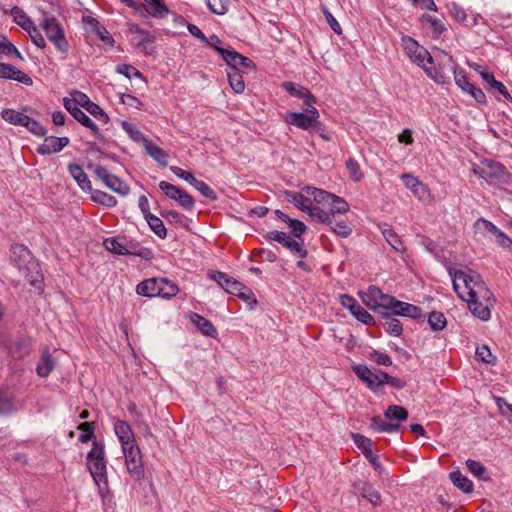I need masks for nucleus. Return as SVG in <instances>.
Returning <instances> with one entry per match:
<instances>
[{
  "label": "nucleus",
  "instance_id": "obj_56",
  "mask_svg": "<svg viewBox=\"0 0 512 512\" xmlns=\"http://www.w3.org/2000/svg\"><path fill=\"white\" fill-rule=\"evenodd\" d=\"M209 9L218 15H224L230 6L231 0H206Z\"/></svg>",
  "mask_w": 512,
  "mask_h": 512
},
{
  "label": "nucleus",
  "instance_id": "obj_19",
  "mask_svg": "<svg viewBox=\"0 0 512 512\" xmlns=\"http://www.w3.org/2000/svg\"><path fill=\"white\" fill-rule=\"evenodd\" d=\"M0 78L15 80L25 85H32L33 83L31 77L27 74L6 63H0Z\"/></svg>",
  "mask_w": 512,
  "mask_h": 512
},
{
  "label": "nucleus",
  "instance_id": "obj_37",
  "mask_svg": "<svg viewBox=\"0 0 512 512\" xmlns=\"http://www.w3.org/2000/svg\"><path fill=\"white\" fill-rule=\"evenodd\" d=\"M307 214L314 220L325 224V225H331L333 224V218L331 212L329 210H325L323 208H320L318 206L312 205Z\"/></svg>",
  "mask_w": 512,
  "mask_h": 512
},
{
  "label": "nucleus",
  "instance_id": "obj_55",
  "mask_svg": "<svg viewBox=\"0 0 512 512\" xmlns=\"http://www.w3.org/2000/svg\"><path fill=\"white\" fill-rule=\"evenodd\" d=\"M190 185H192L204 197H206L210 200L217 199V195H216L215 191L204 181L198 180L197 178H195L194 181Z\"/></svg>",
  "mask_w": 512,
  "mask_h": 512
},
{
  "label": "nucleus",
  "instance_id": "obj_47",
  "mask_svg": "<svg viewBox=\"0 0 512 512\" xmlns=\"http://www.w3.org/2000/svg\"><path fill=\"white\" fill-rule=\"evenodd\" d=\"M228 80L230 87L233 89L235 93L240 94L244 91L245 83L241 75V71L229 70Z\"/></svg>",
  "mask_w": 512,
  "mask_h": 512
},
{
  "label": "nucleus",
  "instance_id": "obj_52",
  "mask_svg": "<svg viewBox=\"0 0 512 512\" xmlns=\"http://www.w3.org/2000/svg\"><path fill=\"white\" fill-rule=\"evenodd\" d=\"M224 53L225 54H224V56L222 58L229 65L230 70L241 71V69H240V62L242 60V56L243 55L239 54L238 52H236L233 49H228Z\"/></svg>",
  "mask_w": 512,
  "mask_h": 512
},
{
  "label": "nucleus",
  "instance_id": "obj_24",
  "mask_svg": "<svg viewBox=\"0 0 512 512\" xmlns=\"http://www.w3.org/2000/svg\"><path fill=\"white\" fill-rule=\"evenodd\" d=\"M104 247L117 255H139L142 256V253H137L134 250H130L125 245V239H120L118 237H110L104 240Z\"/></svg>",
  "mask_w": 512,
  "mask_h": 512
},
{
  "label": "nucleus",
  "instance_id": "obj_36",
  "mask_svg": "<svg viewBox=\"0 0 512 512\" xmlns=\"http://www.w3.org/2000/svg\"><path fill=\"white\" fill-rule=\"evenodd\" d=\"M328 210L332 214L334 219L337 214H345L350 210V205L343 198L333 194L331 200L328 203Z\"/></svg>",
  "mask_w": 512,
  "mask_h": 512
},
{
  "label": "nucleus",
  "instance_id": "obj_26",
  "mask_svg": "<svg viewBox=\"0 0 512 512\" xmlns=\"http://www.w3.org/2000/svg\"><path fill=\"white\" fill-rule=\"evenodd\" d=\"M55 360L52 357L49 348L46 347L43 349L40 361L38 362L36 366V373L38 376L42 378H46L49 376V374L53 371L55 368Z\"/></svg>",
  "mask_w": 512,
  "mask_h": 512
},
{
  "label": "nucleus",
  "instance_id": "obj_43",
  "mask_svg": "<svg viewBox=\"0 0 512 512\" xmlns=\"http://www.w3.org/2000/svg\"><path fill=\"white\" fill-rule=\"evenodd\" d=\"M89 192L91 193L92 201H94L95 203H98L106 207H114L117 204L116 198L106 192L93 189L92 191Z\"/></svg>",
  "mask_w": 512,
  "mask_h": 512
},
{
  "label": "nucleus",
  "instance_id": "obj_3",
  "mask_svg": "<svg viewBox=\"0 0 512 512\" xmlns=\"http://www.w3.org/2000/svg\"><path fill=\"white\" fill-rule=\"evenodd\" d=\"M401 42L410 60L418 66L423 67L428 76L434 78L437 82H441V80L434 77L432 72L426 67V61L432 63V57L429 52L410 36H403Z\"/></svg>",
  "mask_w": 512,
  "mask_h": 512
},
{
  "label": "nucleus",
  "instance_id": "obj_21",
  "mask_svg": "<svg viewBox=\"0 0 512 512\" xmlns=\"http://www.w3.org/2000/svg\"><path fill=\"white\" fill-rule=\"evenodd\" d=\"M476 71L481 75L482 79L493 89H495L497 92H499L507 101L512 102V96L508 92L505 85L497 81L493 75V73L486 71L481 66L476 67Z\"/></svg>",
  "mask_w": 512,
  "mask_h": 512
},
{
  "label": "nucleus",
  "instance_id": "obj_57",
  "mask_svg": "<svg viewBox=\"0 0 512 512\" xmlns=\"http://www.w3.org/2000/svg\"><path fill=\"white\" fill-rule=\"evenodd\" d=\"M475 356L477 360L486 364H494L496 361V357L491 353L489 347L486 345L477 347Z\"/></svg>",
  "mask_w": 512,
  "mask_h": 512
},
{
  "label": "nucleus",
  "instance_id": "obj_63",
  "mask_svg": "<svg viewBox=\"0 0 512 512\" xmlns=\"http://www.w3.org/2000/svg\"><path fill=\"white\" fill-rule=\"evenodd\" d=\"M155 38L156 37H155V34L153 32L144 30L139 35L138 41L136 43V46L139 49L143 50V51H147L148 45L153 43L155 41Z\"/></svg>",
  "mask_w": 512,
  "mask_h": 512
},
{
  "label": "nucleus",
  "instance_id": "obj_46",
  "mask_svg": "<svg viewBox=\"0 0 512 512\" xmlns=\"http://www.w3.org/2000/svg\"><path fill=\"white\" fill-rule=\"evenodd\" d=\"M332 232L341 238H348L352 234V227L343 219H333V224L328 225Z\"/></svg>",
  "mask_w": 512,
  "mask_h": 512
},
{
  "label": "nucleus",
  "instance_id": "obj_40",
  "mask_svg": "<svg viewBox=\"0 0 512 512\" xmlns=\"http://www.w3.org/2000/svg\"><path fill=\"white\" fill-rule=\"evenodd\" d=\"M159 297L170 299L177 295L179 287L172 281L166 278H160L159 280Z\"/></svg>",
  "mask_w": 512,
  "mask_h": 512
},
{
  "label": "nucleus",
  "instance_id": "obj_5",
  "mask_svg": "<svg viewBox=\"0 0 512 512\" xmlns=\"http://www.w3.org/2000/svg\"><path fill=\"white\" fill-rule=\"evenodd\" d=\"M392 298L393 296L383 293L377 286H369L367 291L361 294L363 303L379 315L380 312L388 310Z\"/></svg>",
  "mask_w": 512,
  "mask_h": 512
},
{
  "label": "nucleus",
  "instance_id": "obj_53",
  "mask_svg": "<svg viewBox=\"0 0 512 512\" xmlns=\"http://www.w3.org/2000/svg\"><path fill=\"white\" fill-rule=\"evenodd\" d=\"M11 14L15 20V22L21 26L25 30H29V27L32 26V21L27 16V14L19 7H13L11 9Z\"/></svg>",
  "mask_w": 512,
  "mask_h": 512
},
{
  "label": "nucleus",
  "instance_id": "obj_45",
  "mask_svg": "<svg viewBox=\"0 0 512 512\" xmlns=\"http://www.w3.org/2000/svg\"><path fill=\"white\" fill-rule=\"evenodd\" d=\"M76 115L77 116L74 119L77 120L79 123H81L83 126L89 128L92 135L95 138L100 139V140L103 139V136L100 133L98 126L90 119V117L84 111H81L80 113H76Z\"/></svg>",
  "mask_w": 512,
  "mask_h": 512
},
{
  "label": "nucleus",
  "instance_id": "obj_64",
  "mask_svg": "<svg viewBox=\"0 0 512 512\" xmlns=\"http://www.w3.org/2000/svg\"><path fill=\"white\" fill-rule=\"evenodd\" d=\"M23 127H26L28 131H30L36 136H45L46 134V129L44 128V126L36 120L30 118L29 116L27 117V121H25V124H23Z\"/></svg>",
  "mask_w": 512,
  "mask_h": 512
},
{
  "label": "nucleus",
  "instance_id": "obj_13",
  "mask_svg": "<svg viewBox=\"0 0 512 512\" xmlns=\"http://www.w3.org/2000/svg\"><path fill=\"white\" fill-rule=\"evenodd\" d=\"M475 227L478 230L488 231L495 236L497 244L503 249L512 253V239L504 232L498 229L491 221L484 218H479L475 222Z\"/></svg>",
  "mask_w": 512,
  "mask_h": 512
},
{
  "label": "nucleus",
  "instance_id": "obj_14",
  "mask_svg": "<svg viewBox=\"0 0 512 512\" xmlns=\"http://www.w3.org/2000/svg\"><path fill=\"white\" fill-rule=\"evenodd\" d=\"M340 303L341 305L348 309L350 313L363 324H370L373 322L372 315L365 310L354 297L343 294L340 295Z\"/></svg>",
  "mask_w": 512,
  "mask_h": 512
},
{
  "label": "nucleus",
  "instance_id": "obj_9",
  "mask_svg": "<svg viewBox=\"0 0 512 512\" xmlns=\"http://www.w3.org/2000/svg\"><path fill=\"white\" fill-rule=\"evenodd\" d=\"M127 470L134 480H140L144 477V467L140 450L135 444L122 447Z\"/></svg>",
  "mask_w": 512,
  "mask_h": 512
},
{
  "label": "nucleus",
  "instance_id": "obj_48",
  "mask_svg": "<svg viewBox=\"0 0 512 512\" xmlns=\"http://www.w3.org/2000/svg\"><path fill=\"white\" fill-rule=\"evenodd\" d=\"M384 415L389 420L405 421L408 418V411L402 406L390 405Z\"/></svg>",
  "mask_w": 512,
  "mask_h": 512
},
{
  "label": "nucleus",
  "instance_id": "obj_41",
  "mask_svg": "<svg viewBox=\"0 0 512 512\" xmlns=\"http://www.w3.org/2000/svg\"><path fill=\"white\" fill-rule=\"evenodd\" d=\"M145 220L147 221L151 230L159 238L165 239L167 237V229L165 228L163 221L159 217H157L153 214H149V215H146Z\"/></svg>",
  "mask_w": 512,
  "mask_h": 512
},
{
  "label": "nucleus",
  "instance_id": "obj_10",
  "mask_svg": "<svg viewBox=\"0 0 512 512\" xmlns=\"http://www.w3.org/2000/svg\"><path fill=\"white\" fill-rule=\"evenodd\" d=\"M159 188L164 192V194L174 200L179 206L184 208L185 210H191L195 201L193 197L188 194L185 190L169 183L166 181H161L159 183Z\"/></svg>",
  "mask_w": 512,
  "mask_h": 512
},
{
  "label": "nucleus",
  "instance_id": "obj_42",
  "mask_svg": "<svg viewBox=\"0 0 512 512\" xmlns=\"http://www.w3.org/2000/svg\"><path fill=\"white\" fill-rule=\"evenodd\" d=\"M303 190L307 194L311 195L313 197L314 201L319 204H327L328 205L329 201L331 200V198L333 196V194L328 191H325L320 188L312 187V186H306L303 188Z\"/></svg>",
  "mask_w": 512,
  "mask_h": 512
},
{
  "label": "nucleus",
  "instance_id": "obj_38",
  "mask_svg": "<svg viewBox=\"0 0 512 512\" xmlns=\"http://www.w3.org/2000/svg\"><path fill=\"white\" fill-rule=\"evenodd\" d=\"M421 22L423 25H429L434 38H438L445 31L442 20L431 15L424 14L421 18Z\"/></svg>",
  "mask_w": 512,
  "mask_h": 512
},
{
  "label": "nucleus",
  "instance_id": "obj_20",
  "mask_svg": "<svg viewBox=\"0 0 512 512\" xmlns=\"http://www.w3.org/2000/svg\"><path fill=\"white\" fill-rule=\"evenodd\" d=\"M354 489L372 505L379 506L381 504L380 493L368 482L359 480L354 483Z\"/></svg>",
  "mask_w": 512,
  "mask_h": 512
},
{
  "label": "nucleus",
  "instance_id": "obj_2",
  "mask_svg": "<svg viewBox=\"0 0 512 512\" xmlns=\"http://www.w3.org/2000/svg\"><path fill=\"white\" fill-rule=\"evenodd\" d=\"M88 468L94 482L102 493L108 489L106 463L104 460V449L99 443H94L87 455Z\"/></svg>",
  "mask_w": 512,
  "mask_h": 512
},
{
  "label": "nucleus",
  "instance_id": "obj_7",
  "mask_svg": "<svg viewBox=\"0 0 512 512\" xmlns=\"http://www.w3.org/2000/svg\"><path fill=\"white\" fill-rule=\"evenodd\" d=\"M88 168L93 170L95 175L113 192L122 196L129 194L130 188L127 183L116 175L111 174L105 167L101 165H89Z\"/></svg>",
  "mask_w": 512,
  "mask_h": 512
},
{
  "label": "nucleus",
  "instance_id": "obj_28",
  "mask_svg": "<svg viewBox=\"0 0 512 512\" xmlns=\"http://www.w3.org/2000/svg\"><path fill=\"white\" fill-rule=\"evenodd\" d=\"M392 315L393 314L390 310H384L383 312H380V316L384 320L382 322V326L388 334L398 337L402 334L403 327L400 321L396 318H393Z\"/></svg>",
  "mask_w": 512,
  "mask_h": 512
},
{
  "label": "nucleus",
  "instance_id": "obj_6",
  "mask_svg": "<svg viewBox=\"0 0 512 512\" xmlns=\"http://www.w3.org/2000/svg\"><path fill=\"white\" fill-rule=\"evenodd\" d=\"M309 107L310 108L307 109L305 112H293L287 114L285 117L286 122L290 125L296 126L303 130L319 128V111L312 105Z\"/></svg>",
  "mask_w": 512,
  "mask_h": 512
},
{
  "label": "nucleus",
  "instance_id": "obj_25",
  "mask_svg": "<svg viewBox=\"0 0 512 512\" xmlns=\"http://www.w3.org/2000/svg\"><path fill=\"white\" fill-rule=\"evenodd\" d=\"M383 237L387 243L397 252H404L405 245L399 235L387 224L380 223L378 225Z\"/></svg>",
  "mask_w": 512,
  "mask_h": 512
},
{
  "label": "nucleus",
  "instance_id": "obj_59",
  "mask_svg": "<svg viewBox=\"0 0 512 512\" xmlns=\"http://www.w3.org/2000/svg\"><path fill=\"white\" fill-rule=\"evenodd\" d=\"M346 168L350 174V177L353 181L359 182L363 178V173L361 172L359 163L353 159L349 158L346 161Z\"/></svg>",
  "mask_w": 512,
  "mask_h": 512
},
{
  "label": "nucleus",
  "instance_id": "obj_30",
  "mask_svg": "<svg viewBox=\"0 0 512 512\" xmlns=\"http://www.w3.org/2000/svg\"><path fill=\"white\" fill-rule=\"evenodd\" d=\"M114 430L122 447L134 444L132 429L125 421H116Z\"/></svg>",
  "mask_w": 512,
  "mask_h": 512
},
{
  "label": "nucleus",
  "instance_id": "obj_44",
  "mask_svg": "<svg viewBox=\"0 0 512 512\" xmlns=\"http://www.w3.org/2000/svg\"><path fill=\"white\" fill-rule=\"evenodd\" d=\"M399 427V424L385 422L380 417H374L371 420V428L377 432H386L392 434L397 432Z\"/></svg>",
  "mask_w": 512,
  "mask_h": 512
},
{
  "label": "nucleus",
  "instance_id": "obj_11",
  "mask_svg": "<svg viewBox=\"0 0 512 512\" xmlns=\"http://www.w3.org/2000/svg\"><path fill=\"white\" fill-rule=\"evenodd\" d=\"M400 179L404 186L409 189L419 201L428 202L432 200V194L428 186L413 174H402Z\"/></svg>",
  "mask_w": 512,
  "mask_h": 512
},
{
  "label": "nucleus",
  "instance_id": "obj_32",
  "mask_svg": "<svg viewBox=\"0 0 512 512\" xmlns=\"http://www.w3.org/2000/svg\"><path fill=\"white\" fill-rule=\"evenodd\" d=\"M285 196L290 203H292L295 207L306 213L313 205L311 200L301 193L287 190L285 191Z\"/></svg>",
  "mask_w": 512,
  "mask_h": 512
},
{
  "label": "nucleus",
  "instance_id": "obj_35",
  "mask_svg": "<svg viewBox=\"0 0 512 512\" xmlns=\"http://www.w3.org/2000/svg\"><path fill=\"white\" fill-rule=\"evenodd\" d=\"M1 117L9 124L23 126L27 121L28 115H25L15 109L6 108L1 112Z\"/></svg>",
  "mask_w": 512,
  "mask_h": 512
},
{
  "label": "nucleus",
  "instance_id": "obj_51",
  "mask_svg": "<svg viewBox=\"0 0 512 512\" xmlns=\"http://www.w3.org/2000/svg\"><path fill=\"white\" fill-rule=\"evenodd\" d=\"M428 323L432 330L441 331L445 328L447 321L443 313L434 311L429 314Z\"/></svg>",
  "mask_w": 512,
  "mask_h": 512
},
{
  "label": "nucleus",
  "instance_id": "obj_49",
  "mask_svg": "<svg viewBox=\"0 0 512 512\" xmlns=\"http://www.w3.org/2000/svg\"><path fill=\"white\" fill-rule=\"evenodd\" d=\"M466 467L477 478L484 481L490 479L489 476L487 475L486 468L479 461L469 459L466 461Z\"/></svg>",
  "mask_w": 512,
  "mask_h": 512
},
{
  "label": "nucleus",
  "instance_id": "obj_15",
  "mask_svg": "<svg viewBox=\"0 0 512 512\" xmlns=\"http://www.w3.org/2000/svg\"><path fill=\"white\" fill-rule=\"evenodd\" d=\"M388 310L393 315L408 317L411 319H419L423 316L422 309L416 305L397 300L394 296Z\"/></svg>",
  "mask_w": 512,
  "mask_h": 512
},
{
  "label": "nucleus",
  "instance_id": "obj_27",
  "mask_svg": "<svg viewBox=\"0 0 512 512\" xmlns=\"http://www.w3.org/2000/svg\"><path fill=\"white\" fill-rule=\"evenodd\" d=\"M68 171L71 177L76 181L78 186L84 191H92L91 181L89 180L87 174L84 172L83 168L78 164H69Z\"/></svg>",
  "mask_w": 512,
  "mask_h": 512
},
{
  "label": "nucleus",
  "instance_id": "obj_31",
  "mask_svg": "<svg viewBox=\"0 0 512 512\" xmlns=\"http://www.w3.org/2000/svg\"><path fill=\"white\" fill-rule=\"evenodd\" d=\"M190 320L193 324H195V326L199 329V331L203 335H206V336H209L212 338H215L217 336L218 333H217L216 328L205 317H203L197 313H193L190 317Z\"/></svg>",
  "mask_w": 512,
  "mask_h": 512
},
{
  "label": "nucleus",
  "instance_id": "obj_54",
  "mask_svg": "<svg viewBox=\"0 0 512 512\" xmlns=\"http://www.w3.org/2000/svg\"><path fill=\"white\" fill-rule=\"evenodd\" d=\"M122 127L126 131V133L129 135V137L135 142L142 141L143 144L145 145L146 141L149 140L137 127H135L134 125H132L131 123H129L127 121H124L122 123Z\"/></svg>",
  "mask_w": 512,
  "mask_h": 512
},
{
  "label": "nucleus",
  "instance_id": "obj_1",
  "mask_svg": "<svg viewBox=\"0 0 512 512\" xmlns=\"http://www.w3.org/2000/svg\"><path fill=\"white\" fill-rule=\"evenodd\" d=\"M452 281L455 292L467 302L471 313L482 321H488L495 298L480 274L474 270H459L454 272Z\"/></svg>",
  "mask_w": 512,
  "mask_h": 512
},
{
  "label": "nucleus",
  "instance_id": "obj_12",
  "mask_svg": "<svg viewBox=\"0 0 512 512\" xmlns=\"http://www.w3.org/2000/svg\"><path fill=\"white\" fill-rule=\"evenodd\" d=\"M267 239L281 243L292 253L299 255L302 259L307 256V250L304 248L303 243L288 236L285 232L270 231L266 235Z\"/></svg>",
  "mask_w": 512,
  "mask_h": 512
},
{
  "label": "nucleus",
  "instance_id": "obj_29",
  "mask_svg": "<svg viewBox=\"0 0 512 512\" xmlns=\"http://www.w3.org/2000/svg\"><path fill=\"white\" fill-rule=\"evenodd\" d=\"M160 278H150L140 282L136 287L137 294L145 297H159Z\"/></svg>",
  "mask_w": 512,
  "mask_h": 512
},
{
  "label": "nucleus",
  "instance_id": "obj_16",
  "mask_svg": "<svg viewBox=\"0 0 512 512\" xmlns=\"http://www.w3.org/2000/svg\"><path fill=\"white\" fill-rule=\"evenodd\" d=\"M10 260L19 269H25L30 263L34 265L36 260L31 254L30 250L22 244H13L10 248Z\"/></svg>",
  "mask_w": 512,
  "mask_h": 512
},
{
  "label": "nucleus",
  "instance_id": "obj_58",
  "mask_svg": "<svg viewBox=\"0 0 512 512\" xmlns=\"http://www.w3.org/2000/svg\"><path fill=\"white\" fill-rule=\"evenodd\" d=\"M116 72L124 75L128 79L140 78L143 79L142 73L134 66L129 64H120L116 67Z\"/></svg>",
  "mask_w": 512,
  "mask_h": 512
},
{
  "label": "nucleus",
  "instance_id": "obj_62",
  "mask_svg": "<svg viewBox=\"0 0 512 512\" xmlns=\"http://www.w3.org/2000/svg\"><path fill=\"white\" fill-rule=\"evenodd\" d=\"M16 411L12 399L5 393L0 392V415L10 414Z\"/></svg>",
  "mask_w": 512,
  "mask_h": 512
},
{
  "label": "nucleus",
  "instance_id": "obj_23",
  "mask_svg": "<svg viewBox=\"0 0 512 512\" xmlns=\"http://www.w3.org/2000/svg\"><path fill=\"white\" fill-rule=\"evenodd\" d=\"M24 277L29 281L31 286L38 290H42L43 275L41 273L40 265L37 260L34 261V265L30 263L25 269L19 270Z\"/></svg>",
  "mask_w": 512,
  "mask_h": 512
},
{
  "label": "nucleus",
  "instance_id": "obj_33",
  "mask_svg": "<svg viewBox=\"0 0 512 512\" xmlns=\"http://www.w3.org/2000/svg\"><path fill=\"white\" fill-rule=\"evenodd\" d=\"M144 148L147 154L154 159L159 165L167 166V155L164 150L158 145L154 144L150 139L146 141Z\"/></svg>",
  "mask_w": 512,
  "mask_h": 512
},
{
  "label": "nucleus",
  "instance_id": "obj_39",
  "mask_svg": "<svg viewBox=\"0 0 512 512\" xmlns=\"http://www.w3.org/2000/svg\"><path fill=\"white\" fill-rule=\"evenodd\" d=\"M449 477L452 483L464 493H470L472 491V482L460 471H452Z\"/></svg>",
  "mask_w": 512,
  "mask_h": 512
},
{
  "label": "nucleus",
  "instance_id": "obj_50",
  "mask_svg": "<svg viewBox=\"0 0 512 512\" xmlns=\"http://www.w3.org/2000/svg\"><path fill=\"white\" fill-rule=\"evenodd\" d=\"M352 439L355 445L362 451L364 456L368 455L369 453H372V445L373 442L370 438L365 437L362 434L359 433H353Z\"/></svg>",
  "mask_w": 512,
  "mask_h": 512
},
{
  "label": "nucleus",
  "instance_id": "obj_61",
  "mask_svg": "<svg viewBox=\"0 0 512 512\" xmlns=\"http://www.w3.org/2000/svg\"><path fill=\"white\" fill-rule=\"evenodd\" d=\"M382 375H385V372L379 369L371 370V375L369 377V380L367 381V386L372 389L376 390L379 387L384 385V379L382 378Z\"/></svg>",
  "mask_w": 512,
  "mask_h": 512
},
{
  "label": "nucleus",
  "instance_id": "obj_17",
  "mask_svg": "<svg viewBox=\"0 0 512 512\" xmlns=\"http://www.w3.org/2000/svg\"><path fill=\"white\" fill-rule=\"evenodd\" d=\"M209 277L217 282L227 293L235 295L244 289V284L220 271H210Z\"/></svg>",
  "mask_w": 512,
  "mask_h": 512
},
{
  "label": "nucleus",
  "instance_id": "obj_18",
  "mask_svg": "<svg viewBox=\"0 0 512 512\" xmlns=\"http://www.w3.org/2000/svg\"><path fill=\"white\" fill-rule=\"evenodd\" d=\"M69 142L68 137L47 136L44 138L43 143L36 148V151L40 155L58 153L66 147Z\"/></svg>",
  "mask_w": 512,
  "mask_h": 512
},
{
  "label": "nucleus",
  "instance_id": "obj_8",
  "mask_svg": "<svg viewBox=\"0 0 512 512\" xmlns=\"http://www.w3.org/2000/svg\"><path fill=\"white\" fill-rule=\"evenodd\" d=\"M473 173L490 184L497 183L505 175V167L492 160H484L473 167Z\"/></svg>",
  "mask_w": 512,
  "mask_h": 512
},
{
  "label": "nucleus",
  "instance_id": "obj_60",
  "mask_svg": "<svg viewBox=\"0 0 512 512\" xmlns=\"http://www.w3.org/2000/svg\"><path fill=\"white\" fill-rule=\"evenodd\" d=\"M86 111L103 124H107L110 120L108 114L94 102L89 104V107H87Z\"/></svg>",
  "mask_w": 512,
  "mask_h": 512
},
{
  "label": "nucleus",
  "instance_id": "obj_4",
  "mask_svg": "<svg viewBox=\"0 0 512 512\" xmlns=\"http://www.w3.org/2000/svg\"><path fill=\"white\" fill-rule=\"evenodd\" d=\"M41 27L55 48L61 54L67 55L69 51V43L59 21L55 17H45L41 22Z\"/></svg>",
  "mask_w": 512,
  "mask_h": 512
},
{
  "label": "nucleus",
  "instance_id": "obj_34",
  "mask_svg": "<svg viewBox=\"0 0 512 512\" xmlns=\"http://www.w3.org/2000/svg\"><path fill=\"white\" fill-rule=\"evenodd\" d=\"M146 2V11L156 18H164L169 14V9L163 0H144Z\"/></svg>",
  "mask_w": 512,
  "mask_h": 512
},
{
  "label": "nucleus",
  "instance_id": "obj_22",
  "mask_svg": "<svg viewBox=\"0 0 512 512\" xmlns=\"http://www.w3.org/2000/svg\"><path fill=\"white\" fill-rule=\"evenodd\" d=\"M282 87L289 92L291 95L298 97L304 100V103L307 106H311L316 102L315 97L312 93L305 87L298 85L294 82H284Z\"/></svg>",
  "mask_w": 512,
  "mask_h": 512
}]
</instances>
